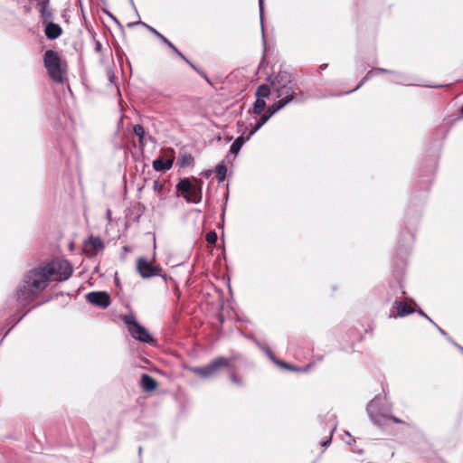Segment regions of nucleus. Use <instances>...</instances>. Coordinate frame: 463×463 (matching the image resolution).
I'll return each mask as SVG.
<instances>
[{
    "label": "nucleus",
    "instance_id": "20",
    "mask_svg": "<svg viewBox=\"0 0 463 463\" xmlns=\"http://www.w3.org/2000/svg\"><path fill=\"white\" fill-rule=\"evenodd\" d=\"M244 144L243 137H237L230 147V154L236 156Z\"/></svg>",
    "mask_w": 463,
    "mask_h": 463
},
{
    "label": "nucleus",
    "instance_id": "19",
    "mask_svg": "<svg viewBox=\"0 0 463 463\" xmlns=\"http://www.w3.org/2000/svg\"><path fill=\"white\" fill-rule=\"evenodd\" d=\"M178 57H180L182 60H184L186 63H188L195 71H197L207 82L210 83V80L207 77L206 73L198 68L196 65H194L191 61H189L181 52L180 54H178Z\"/></svg>",
    "mask_w": 463,
    "mask_h": 463
},
{
    "label": "nucleus",
    "instance_id": "27",
    "mask_svg": "<svg viewBox=\"0 0 463 463\" xmlns=\"http://www.w3.org/2000/svg\"><path fill=\"white\" fill-rule=\"evenodd\" d=\"M217 233L211 231L206 233L205 240L209 244H214L217 241Z\"/></svg>",
    "mask_w": 463,
    "mask_h": 463
},
{
    "label": "nucleus",
    "instance_id": "42",
    "mask_svg": "<svg viewBox=\"0 0 463 463\" xmlns=\"http://www.w3.org/2000/svg\"><path fill=\"white\" fill-rule=\"evenodd\" d=\"M282 366L286 367V368H291L289 365H288L287 364L285 363H281L280 364Z\"/></svg>",
    "mask_w": 463,
    "mask_h": 463
},
{
    "label": "nucleus",
    "instance_id": "12",
    "mask_svg": "<svg viewBox=\"0 0 463 463\" xmlns=\"http://www.w3.org/2000/svg\"><path fill=\"white\" fill-rule=\"evenodd\" d=\"M140 385L145 392H153L157 388L156 381L147 373H142Z\"/></svg>",
    "mask_w": 463,
    "mask_h": 463
},
{
    "label": "nucleus",
    "instance_id": "11",
    "mask_svg": "<svg viewBox=\"0 0 463 463\" xmlns=\"http://www.w3.org/2000/svg\"><path fill=\"white\" fill-rule=\"evenodd\" d=\"M44 33L49 40H55L61 35L62 29L59 24L49 21L46 23Z\"/></svg>",
    "mask_w": 463,
    "mask_h": 463
},
{
    "label": "nucleus",
    "instance_id": "33",
    "mask_svg": "<svg viewBox=\"0 0 463 463\" xmlns=\"http://www.w3.org/2000/svg\"><path fill=\"white\" fill-rule=\"evenodd\" d=\"M263 1H264V0H259L260 20H262V14H263Z\"/></svg>",
    "mask_w": 463,
    "mask_h": 463
},
{
    "label": "nucleus",
    "instance_id": "26",
    "mask_svg": "<svg viewBox=\"0 0 463 463\" xmlns=\"http://www.w3.org/2000/svg\"><path fill=\"white\" fill-rule=\"evenodd\" d=\"M180 162L182 166L193 165L194 159L191 154H184L181 156Z\"/></svg>",
    "mask_w": 463,
    "mask_h": 463
},
{
    "label": "nucleus",
    "instance_id": "30",
    "mask_svg": "<svg viewBox=\"0 0 463 463\" xmlns=\"http://www.w3.org/2000/svg\"><path fill=\"white\" fill-rule=\"evenodd\" d=\"M270 118V114H268L265 112L263 115H261V118L260 121L264 125Z\"/></svg>",
    "mask_w": 463,
    "mask_h": 463
},
{
    "label": "nucleus",
    "instance_id": "34",
    "mask_svg": "<svg viewBox=\"0 0 463 463\" xmlns=\"http://www.w3.org/2000/svg\"><path fill=\"white\" fill-rule=\"evenodd\" d=\"M165 45L169 49H171L173 51V52H175L178 50L170 41Z\"/></svg>",
    "mask_w": 463,
    "mask_h": 463
},
{
    "label": "nucleus",
    "instance_id": "2",
    "mask_svg": "<svg viewBox=\"0 0 463 463\" xmlns=\"http://www.w3.org/2000/svg\"><path fill=\"white\" fill-rule=\"evenodd\" d=\"M44 66L51 79L59 83H63L66 80V66L62 64L59 53L52 50H48L43 55Z\"/></svg>",
    "mask_w": 463,
    "mask_h": 463
},
{
    "label": "nucleus",
    "instance_id": "10",
    "mask_svg": "<svg viewBox=\"0 0 463 463\" xmlns=\"http://www.w3.org/2000/svg\"><path fill=\"white\" fill-rule=\"evenodd\" d=\"M273 90L278 93L277 98L281 102H286V105L291 102L296 97V90L294 89L293 85L282 86L279 89Z\"/></svg>",
    "mask_w": 463,
    "mask_h": 463
},
{
    "label": "nucleus",
    "instance_id": "16",
    "mask_svg": "<svg viewBox=\"0 0 463 463\" xmlns=\"http://www.w3.org/2000/svg\"><path fill=\"white\" fill-rule=\"evenodd\" d=\"M173 165V159H156L153 161V167L156 171L165 172Z\"/></svg>",
    "mask_w": 463,
    "mask_h": 463
},
{
    "label": "nucleus",
    "instance_id": "14",
    "mask_svg": "<svg viewBox=\"0 0 463 463\" xmlns=\"http://www.w3.org/2000/svg\"><path fill=\"white\" fill-rule=\"evenodd\" d=\"M392 307L397 310V317H404L414 312V309L403 301H395Z\"/></svg>",
    "mask_w": 463,
    "mask_h": 463
},
{
    "label": "nucleus",
    "instance_id": "3",
    "mask_svg": "<svg viewBox=\"0 0 463 463\" xmlns=\"http://www.w3.org/2000/svg\"><path fill=\"white\" fill-rule=\"evenodd\" d=\"M231 364V358L218 356L212 360L208 364L201 367H194L191 371L197 376L203 379H207L215 375L221 368L230 367Z\"/></svg>",
    "mask_w": 463,
    "mask_h": 463
},
{
    "label": "nucleus",
    "instance_id": "44",
    "mask_svg": "<svg viewBox=\"0 0 463 463\" xmlns=\"http://www.w3.org/2000/svg\"><path fill=\"white\" fill-rule=\"evenodd\" d=\"M175 54H176L178 56V54H180V51L177 50L175 52H174Z\"/></svg>",
    "mask_w": 463,
    "mask_h": 463
},
{
    "label": "nucleus",
    "instance_id": "15",
    "mask_svg": "<svg viewBox=\"0 0 463 463\" xmlns=\"http://www.w3.org/2000/svg\"><path fill=\"white\" fill-rule=\"evenodd\" d=\"M368 411H369L370 418L373 421L374 424L383 426V425H386L387 422L389 421V416L384 415V414H380V413H373V403H371L369 405Z\"/></svg>",
    "mask_w": 463,
    "mask_h": 463
},
{
    "label": "nucleus",
    "instance_id": "39",
    "mask_svg": "<svg viewBox=\"0 0 463 463\" xmlns=\"http://www.w3.org/2000/svg\"><path fill=\"white\" fill-rule=\"evenodd\" d=\"M392 420V421L396 422V423H401L402 420L394 416H389V420Z\"/></svg>",
    "mask_w": 463,
    "mask_h": 463
},
{
    "label": "nucleus",
    "instance_id": "28",
    "mask_svg": "<svg viewBox=\"0 0 463 463\" xmlns=\"http://www.w3.org/2000/svg\"><path fill=\"white\" fill-rule=\"evenodd\" d=\"M373 71H368L366 73V75L364 76V78L363 79L362 82L354 89V90L359 89L365 81L370 80L373 77ZM352 91H354V90Z\"/></svg>",
    "mask_w": 463,
    "mask_h": 463
},
{
    "label": "nucleus",
    "instance_id": "41",
    "mask_svg": "<svg viewBox=\"0 0 463 463\" xmlns=\"http://www.w3.org/2000/svg\"><path fill=\"white\" fill-rule=\"evenodd\" d=\"M437 327H438V330L439 331V333H440L441 335H446V333H445V332H444L440 327H439L438 326H437Z\"/></svg>",
    "mask_w": 463,
    "mask_h": 463
},
{
    "label": "nucleus",
    "instance_id": "38",
    "mask_svg": "<svg viewBox=\"0 0 463 463\" xmlns=\"http://www.w3.org/2000/svg\"><path fill=\"white\" fill-rule=\"evenodd\" d=\"M419 314L427 318L430 322L433 323V321L422 310H419Z\"/></svg>",
    "mask_w": 463,
    "mask_h": 463
},
{
    "label": "nucleus",
    "instance_id": "6",
    "mask_svg": "<svg viewBox=\"0 0 463 463\" xmlns=\"http://www.w3.org/2000/svg\"><path fill=\"white\" fill-rule=\"evenodd\" d=\"M137 270L143 279L160 276L162 268L159 265H152L148 260L140 257L137 260Z\"/></svg>",
    "mask_w": 463,
    "mask_h": 463
},
{
    "label": "nucleus",
    "instance_id": "24",
    "mask_svg": "<svg viewBox=\"0 0 463 463\" xmlns=\"http://www.w3.org/2000/svg\"><path fill=\"white\" fill-rule=\"evenodd\" d=\"M285 106H286V102H281L280 100H278V101L274 102L271 106H269L266 112L268 114H270V117H272L276 112L280 110Z\"/></svg>",
    "mask_w": 463,
    "mask_h": 463
},
{
    "label": "nucleus",
    "instance_id": "36",
    "mask_svg": "<svg viewBox=\"0 0 463 463\" xmlns=\"http://www.w3.org/2000/svg\"><path fill=\"white\" fill-rule=\"evenodd\" d=\"M262 126H263V124H262L260 121H259V122L256 124V126H255V128H253V130L251 131V134H254V133H255L256 131H258V130H259Z\"/></svg>",
    "mask_w": 463,
    "mask_h": 463
},
{
    "label": "nucleus",
    "instance_id": "40",
    "mask_svg": "<svg viewBox=\"0 0 463 463\" xmlns=\"http://www.w3.org/2000/svg\"><path fill=\"white\" fill-rule=\"evenodd\" d=\"M378 71L380 72H383V73H387V72H390L389 71L385 70V69H383V68H377L376 69Z\"/></svg>",
    "mask_w": 463,
    "mask_h": 463
},
{
    "label": "nucleus",
    "instance_id": "5",
    "mask_svg": "<svg viewBox=\"0 0 463 463\" xmlns=\"http://www.w3.org/2000/svg\"><path fill=\"white\" fill-rule=\"evenodd\" d=\"M176 188L187 203H198L202 200L201 184H194L189 179L181 180Z\"/></svg>",
    "mask_w": 463,
    "mask_h": 463
},
{
    "label": "nucleus",
    "instance_id": "43",
    "mask_svg": "<svg viewBox=\"0 0 463 463\" xmlns=\"http://www.w3.org/2000/svg\"><path fill=\"white\" fill-rule=\"evenodd\" d=\"M326 66H327V64H323V65L320 66V69L321 70H325L326 68Z\"/></svg>",
    "mask_w": 463,
    "mask_h": 463
},
{
    "label": "nucleus",
    "instance_id": "4",
    "mask_svg": "<svg viewBox=\"0 0 463 463\" xmlns=\"http://www.w3.org/2000/svg\"><path fill=\"white\" fill-rule=\"evenodd\" d=\"M123 321L127 325L128 330L133 338L146 344L155 342L153 336L137 321L134 315L125 316Z\"/></svg>",
    "mask_w": 463,
    "mask_h": 463
},
{
    "label": "nucleus",
    "instance_id": "25",
    "mask_svg": "<svg viewBox=\"0 0 463 463\" xmlns=\"http://www.w3.org/2000/svg\"><path fill=\"white\" fill-rule=\"evenodd\" d=\"M266 107V102L264 99H257L254 107H253V112L257 115H261L262 111L264 110Z\"/></svg>",
    "mask_w": 463,
    "mask_h": 463
},
{
    "label": "nucleus",
    "instance_id": "32",
    "mask_svg": "<svg viewBox=\"0 0 463 463\" xmlns=\"http://www.w3.org/2000/svg\"><path fill=\"white\" fill-rule=\"evenodd\" d=\"M262 350L267 354V355L272 359L273 361H275V358H274V355L272 354V352L269 349V348H264L262 347Z\"/></svg>",
    "mask_w": 463,
    "mask_h": 463
},
{
    "label": "nucleus",
    "instance_id": "31",
    "mask_svg": "<svg viewBox=\"0 0 463 463\" xmlns=\"http://www.w3.org/2000/svg\"><path fill=\"white\" fill-rule=\"evenodd\" d=\"M334 430H335V427H333V428L331 429V430H330V437H332V434H333ZM330 443H331V438H329L327 440H326V441L322 442V444H321V445H322L323 447H326V446H328Z\"/></svg>",
    "mask_w": 463,
    "mask_h": 463
},
{
    "label": "nucleus",
    "instance_id": "9",
    "mask_svg": "<svg viewBox=\"0 0 463 463\" xmlns=\"http://www.w3.org/2000/svg\"><path fill=\"white\" fill-rule=\"evenodd\" d=\"M269 80L272 90L279 89L282 86L293 85L291 75L287 71H279L273 79L269 77Z\"/></svg>",
    "mask_w": 463,
    "mask_h": 463
},
{
    "label": "nucleus",
    "instance_id": "29",
    "mask_svg": "<svg viewBox=\"0 0 463 463\" xmlns=\"http://www.w3.org/2000/svg\"><path fill=\"white\" fill-rule=\"evenodd\" d=\"M230 379L235 384H238V385H241L242 384L241 380L240 378H238L237 375L235 373H233L230 374Z\"/></svg>",
    "mask_w": 463,
    "mask_h": 463
},
{
    "label": "nucleus",
    "instance_id": "37",
    "mask_svg": "<svg viewBox=\"0 0 463 463\" xmlns=\"http://www.w3.org/2000/svg\"><path fill=\"white\" fill-rule=\"evenodd\" d=\"M162 185L159 184L158 181L154 182V190L159 191L161 189Z\"/></svg>",
    "mask_w": 463,
    "mask_h": 463
},
{
    "label": "nucleus",
    "instance_id": "35",
    "mask_svg": "<svg viewBox=\"0 0 463 463\" xmlns=\"http://www.w3.org/2000/svg\"><path fill=\"white\" fill-rule=\"evenodd\" d=\"M165 45L169 49H171L173 51V52H175L178 50L170 41Z\"/></svg>",
    "mask_w": 463,
    "mask_h": 463
},
{
    "label": "nucleus",
    "instance_id": "21",
    "mask_svg": "<svg viewBox=\"0 0 463 463\" xmlns=\"http://www.w3.org/2000/svg\"><path fill=\"white\" fill-rule=\"evenodd\" d=\"M215 173H216V175H217V178H218L219 182L224 181L225 178H226V174H227V167H226V165L222 162L218 164L215 166Z\"/></svg>",
    "mask_w": 463,
    "mask_h": 463
},
{
    "label": "nucleus",
    "instance_id": "23",
    "mask_svg": "<svg viewBox=\"0 0 463 463\" xmlns=\"http://www.w3.org/2000/svg\"><path fill=\"white\" fill-rule=\"evenodd\" d=\"M285 106H286V102H281L280 100H278V101L274 102L271 106H269L266 112L268 114H270V117H272L276 112L280 110Z\"/></svg>",
    "mask_w": 463,
    "mask_h": 463
},
{
    "label": "nucleus",
    "instance_id": "8",
    "mask_svg": "<svg viewBox=\"0 0 463 463\" xmlns=\"http://www.w3.org/2000/svg\"><path fill=\"white\" fill-rule=\"evenodd\" d=\"M86 298L92 305L103 308H106L110 305V297L107 292L104 291L90 292L87 294Z\"/></svg>",
    "mask_w": 463,
    "mask_h": 463
},
{
    "label": "nucleus",
    "instance_id": "7",
    "mask_svg": "<svg viewBox=\"0 0 463 463\" xmlns=\"http://www.w3.org/2000/svg\"><path fill=\"white\" fill-rule=\"evenodd\" d=\"M103 249L104 243L101 239L99 237L90 236L84 241L82 250L88 258H93Z\"/></svg>",
    "mask_w": 463,
    "mask_h": 463
},
{
    "label": "nucleus",
    "instance_id": "17",
    "mask_svg": "<svg viewBox=\"0 0 463 463\" xmlns=\"http://www.w3.org/2000/svg\"><path fill=\"white\" fill-rule=\"evenodd\" d=\"M136 25H143V26H145L149 32H151L154 35H156L158 39H160L161 42L164 43L165 44H166L169 42V40L167 38H165L163 34H161L155 28H153L152 26L146 24L144 22L139 21V22H136V23H132V24H128V26H130V27H133V26H136Z\"/></svg>",
    "mask_w": 463,
    "mask_h": 463
},
{
    "label": "nucleus",
    "instance_id": "18",
    "mask_svg": "<svg viewBox=\"0 0 463 463\" xmlns=\"http://www.w3.org/2000/svg\"><path fill=\"white\" fill-rule=\"evenodd\" d=\"M270 94V89L268 85L262 84L260 85L255 92V95L257 99H264L265 98H268Z\"/></svg>",
    "mask_w": 463,
    "mask_h": 463
},
{
    "label": "nucleus",
    "instance_id": "1",
    "mask_svg": "<svg viewBox=\"0 0 463 463\" xmlns=\"http://www.w3.org/2000/svg\"><path fill=\"white\" fill-rule=\"evenodd\" d=\"M72 272L73 268L66 260H53L44 266L31 269L16 291L17 300L22 305L30 304L47 288L50 281L67 280Z\"/></svg>",
    "mask_w": 463,
    "mask_h": 463
},
{
    "label": "nucleus",
    "instance_id": "13",
    "mask_svg": "<svg viewBox=\"0 0 463 463\" xmlns=\"http://www.w3.org/2000/svg\"><path fill=\"white\" fill-rule=\"evenodd\" d=\"M49 2L50 0H44L38 3L40 5V17L43 23H47L52 19V12L49 7Z\"/></svg>",
    "mask_w": 463,
    "mask_h": 463
},
{
    "label": "nucleus",
    "instance_id": "22",
    "mask_svg": "<svg viewBox=\"0 0 463 463\" xmlns=\"http://www.w3.org/2000/svg\"><path fill=\"white\" fill-rule=\"evenodd\" d=\"M134 134L138 137V141L140 146H144V138H145V128L141 125H135L133 127Z\"/></svg>",
    "mask_w": 463,
    "mask_h": 463
}]
</instances>
